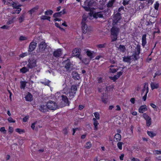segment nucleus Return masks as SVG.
I'll return each instance as SVG.
<instances>
[{"instance_id":"f257e3e1","label":"nucleus","mask_w":161,"mask_h":161,"mask_svg":"<svg viewBox=\"0 0 161 161\" xmlns=\"http://www.w3.org/2000/svg\"><path fill=\"white\" fill-rule=\"evenodd\" d=\"M110 31L112 40H116L119 29L115 26H113L111 29Z\"/></svg>"},{"instance_id":"f03ea898","label":"nucleus","mask_w":161,"mask_h":161,"mask_svg":"<svg viewBox=\"0 0 161 161\" xmlns=\"http://www.w3.org/2000/svg\"><path fill=\"white\" fill-rule=\"evenodd\" d=\"M77 90V88L76 85H73L71 86L69 89V92L67 94L69 99L71 100L74 97Z\"/></svg>"},{"instance_id":"7ed1b4c3","label":"nucleus","mask_w":161,"mask_h":161,"mask_svg":"<svg viewBox=\"0 0 161 161\" xmlns=\"http://www.w3.org/2000/svg\"><path fill=\"white\" fill-rule=\"evenodd\" d=\"M47 105L48 110H55L57 108L56 103L51 100L48 101L47 103Z\"/></svg>"},{"instance_id":"20e7f679","label":"nucleus","mask_w":161,"mask_h":161,"mask_svg":"<svg viewBox=\"0 0 161 161\" xmlns=\"http://www.w3.org/2000/svg\"><path fill=\"white\" fill-rule=\"evenodd\" d=\"M141 46L139 45H137L135 47L134 51L133 52L132 56L134 57V60H137V56H139L140 53Z\"/></svg>"},{"instance_id":"39448f33","label":"nucleus","mask_w":161,"mask_h":161,"mask_svg":"<svg viewBox=\"0 0 161 161\" xmlns=\"http://www.w3.org/2000/svg\"><path fill=\"white\" fill-rule=\"evenodd\" d=\"M142 116L146 122V126L147 127H149L152 124L151 118L147 114L145 113L143 114Z\"/></svg>"},{"instance_id":"423d86ee","label":"nucleus","mask_w":161,"mask_h":161,"mask_svg":"<svg viewBox=\"0 0 161 161\" xmlns=\"http://www.w3.org/2000/svg\"><path fill=\"white\" fill-rule=\"evenodd\" d=\"M28 62L27 66L29 69H31L36 66V60L34 59L29 58L28 60Z\"/></svg>"},{"instance_id":"0eeeda50","label":"nucleus","mask_w":161,"mask_h":161,"mask_svg":"<svg viewBox=\"0 0 161 161\" xmlns=\"http://www.w3.org/2000/svg\"><path fill=\"white\" fill-rule=\"evenodd\" d=\"M121 18V14L119 12L115 14L114 19H113V21L112 22V25H114L117 24Z\"/></svg>"},{"instance_id":"6e6552de","label":"nucleus","mask_w":161,"mask_h":161,"mask_svg":"<svg viewBox=\"0 0 161 161\" xmlns=\"http://www.w3.org/2000/svg\"><path fill=\"white\" fill-rule=\"evenodd\" d=\"M39 110L42 113H45L48 111L47 104L44 105L43 104H41L38 106Z\"/></svg>"},{"instance_id":"1a4fd4ad","label":"nucleus","mask_w":161,"mask_h":161,"mask_svg":"<svg viewBox=\"0 0 161 161\" xmlns=\"http://www.w3.org/2000/svg\"><path fill=\"white\" fill-rule=\"evenodd\" d=\"M63 64L64 68L67 70H69L71 65V63L69 59H67L63 62Z\"/></svg>"},{"instance_id":"9d476101","label":"nucleus","mask_w":161,"mask_h":161,"mask_svg":"<svg viewBox=\"0 0 161 161\" xmlns=\"http://www.w3.org/2000/svg\"><path fill=\"white\" fill-rule=\"evenodd\" d=\"M72 53L74 56L79 58H81L80 50L78 48H75L72 51Z\"/></svg>"},{"instance_id":"9b49d317","label":"nucleus","mask_w":161,"mask_h":161,"mask_svg":"<svg viewBox=\"0 0 161 161\" xmlns=\"http://www.w3.org/2000/svg\"><path fill=\"white\" fill-rule=\"evenodd\" d=\"M62 53L61 50L60 48H59L54 51L53 56L56 58H58L62 55Z\"/></svg>"},{"instance_id":"f8f14e48","label":"nucleus","mask_w":161,"mask_h":161,"mask_svg":"<svg viewBox=\"0 0 161 161\" xmlns=\"http://www.w3.org/2000/svg\"><path fill=\"white\" fill-rule=\"evenodd\" d=\"M147 109L146 105H143L140 106L138 109V111L139 113L144 114V112L147 111Z\"/></svg>"},{"instance_id":"ddd939ff","label":"nucleus","mask_w":161,"mask_h":161,"mask_svg":"<svg viewBox=\"0 0 161 161\" xmlns=\"http://www.w3.org/2000/svg\"><path fill=\"white\" fill-rule=\"evenodd\" d=\"M47 44L44 42H42L39 45V51L42 52L47 47Z\"/></svg>"},{"instance_id":"4468645a","label":"nucleus","mask_w":161,"mask_h":161,"mask_svg":"<svg viewBox=\"0 0 161 161\" xmlns=\"http://www.w3.org/2000/svg\"><path fill=\"white\" fill-rule=\"evenodd\" d=\"M105 12L104 11H102L98 12L95 13L94 15V17L95 18H104L103 15L105 14Z\"/></svg>"},{"instance_id":"2eb2a0df","label":"nucleus","mask_w":161,"mask_h":161,"mask_svg":"<svg viewBox=\"0 0 161 161\" xmlns=\"http://www.w3.org/2000/svg\"><path fill=\"white\" fill-rule=\"evenodd\" d=\"M61 99L66 105H69V103L67 96L65 95H62L61 96Z\"/></svg>"},{"instance_id":"dca6fc26","label":"nucleus","mask_w":161,"mask_h":161,"mask_svg":"<svg viewBox=\"0 0 161 161\" xmlns=\"http://www.w3.org/2000/svg\"><path fill=\"white\" fill-rule=\"evenodd\" d=\"M36 43L34 42H31L29 46V51L30 52H31L34 50L36 47Z\"/></svg>"},{"instance_id":"f3484780","label":"nucleus","mask_w":161,"mask_h":161,"mask_svg":"<svg viewBox=\"0 0 161 161\" xmlns=\"http://www.w3.org/2000/svg\"><path fill=\"white\" fill-rule=\"evenodd\" d=\"M65 14V11L64 9L62 11L55 13L53 16L54 18H56L58 17H60L62 14Z\"/></svg>"},{"instance_id":"a211bd4d","label":"nucleus","mask_w":161,"mask_h":161,"mask_svg":"<svg viewBox=\"0 0 161 161\" xmlns=\"http://www.w3.org/2000/svg\"><path fill=\"white\" fill-rule=\"evenodd\" d=\"M25 98L27 101L31 102L33 100V96L30 93L28 92L25 96Z\"/></svg>"},{"instance_id":"6ab92c4d","label":"nucleus","mask_w":161,"mask_h":161,"mask_svg":"<svg viewBox=\"0 0 161 161\" xmlns=\"http://www.w3.org/2000/svg\"><path fill=\"white\" fill-rule=\"evenodd\" d=\"M151 89L153 90L154 89H158L159 87V84L155 82H152L150 84Z\"/></svg>"},{"instance_id":"aec40b11","label":"nucleus","mask_w":161,"mask_h":161,"mask_svg":"<svg viewBox=\"0 0 161 161\" xmlns=\"http://www.w3.org/2000/svg\"><path fill=\"white\" fill-rule=\"evenodd\" d=\"M121 135L117 133L114 136V141L115 142H118L121 140Z\"/></svg>"},{"instance_id":"412c9836","label":"nucleus","mask_w":161,"mask_h":161,"mask_svg":"<svg viewBox=\"0 0 161 161\" xmlns=\"http://www.w3.org/2000/svg\"><path fill=\"white\" fill-rule=\"evenodd\" d=\"M81 24L82 32L83 33L85 34L87 31H88V29L87 30V26L86 23H81Z\"/></svg>"},{"instance_id":"4be33fe9","label":"nucleus","mask_w":161,"mask_h":161,"mask_svg":"<svg viewBox=\"0 0 161 161\" xmlns=\"http://www.w3.org/2000/svg\"><path fill=\"white\" fill-rule=\"evenodd\" d=\"M146 91V93L144 95V96L143 97V100L144 101H145L147 99V93L148 92V87H147L146 89L145 88V86H144V87L143 89L142 90V93H143L145 91Z\"/></svg>"},{"instance_id":"5701e85b","label":"nucleus","mask_w":161,"mask_h":161,"mask_svg":"<svg viewBox=\"0 0 161 161\" xmlns=\"http://www.w3.org/2000/svg\"><path fill=\"white\" fill-rule=\"evenodd\" d=\"M92 120L93 121V124L94 126V130H98V125H99V123L97 119L94 118L92 119Z\"/></svg>"},{"instance_id":"b1692460","label":"nucleus","mask_w":161,"mask_h":161,"mask_svg":"<svg viewBox=\"0 0 161 161\" xmlns=\"http://www.w3.org/2000/svg\"><path fill=\"white\" fill-rule=\"evenodd\" d=\"M72 77L75 80H79L80 79V76L78 73L73 72L72 73Z\"/></svg>"},{"instance_id":"393cba45","label":"nucleus","mask_w":161,"mask_h":161,"mask_svg":"<svg viewBox=\"0 0 161 161\" xmlns=\"http://www.w3.org/2000/svg\"><path fill=\"white\" fill-rule=\"evenodd\" d=\"M12 5L13 8L16 9V11H17V14H19L21 11V9L19 8V6L17 5V4L15 3H13Z\"/></svg>"},{"instance_id":"a878e982","label":"nucleus","mask_w":161,"mask_h":161,"mask_svg":"<svg viewBox=\"0 0 161 161\" xmlns=\"http://www.w3.org/2000/svg\"><path fill=\"white\" fill-rule=\"evenodd\" d=\"M38 8L39 7L38 6H36L28 11V13L29 14H31L34 12L37 11Z\"/></svg>"},{"instance_id":"bb28decb","label":"nucleus","mask_w":161,"mask_h":161,"mask_svg":"<svg viewBox=\"0 0 161 161\" xmlns=\"http://www.w3.org/2000/svg\"><path fill=\"white\" fill-rule=\"evenodd\" d=\"M93 51H92V52L90 50H87L86 52V53L87 56L88 57H89L91 59H92L94 57L93 54Z\"/></svg>"},{"instance_id":"cd10ccee","label":"nucleus","mask_w":161,"mask_h":161,"mask_svg":"<svg viewBox=\"0 0 161 161\" xmlns=\"http://www.w3.org/2000/svg\"><path fill=\"white\" fill-rule=\"evenodd\" d=\"M115 2V0H110L107 5V7L108 8H112L113 7V4Z\"/></svg>"},{"instance_id":"c85d7f7f","label":"nucleus","mask_w":161,"mask_h":161,"mask_svg":"<svg viewBox=\"0 0 161 161\" xmlns=\"http://www.w3.org/2000/svg\"><path fill=\"white\" fill-rule=\"evenodd\" d=\"M27 82L25 81H21L20 82V88L21 89H24L26 87Z\"/></svg>"},{"instance_id":"c756f323","label":"nucleus","mask_w":161,"mask_h":161,"mask_svg":"<svg viewBox=\"0 0 161 161\" xmlns=\"http://www.w3.org/2000/svg\"><path fill=\"white\" fill-rule=\"evenodd\" d=\"M108 96H105L103 95L101 98L102 101L105 104H106L108 103Z\"/></svg>"},{"instance_id":"7c9ffc66","label":"nucleus","mask_w":161,"mask_h":161,"mask_svg":"<svg viewBox=\"0 0 161 161\" xmlns=\"http://www.w3.org/2000/svg\"><path fill=\"white\" fill-rule=\"evenodd\" d=\"M28 69L25 67H24L20 69V72L23 74H25L29 71Z\"/></svg>"},{"instance_id":"2f4dec72","label":"nucleus","mask_w":161,"mask_h":161,"mask_svg":"<svg viewBox=\"0 0 161 161\" xmlns=\"http://www.w3.org/2000/svg\"><path fill=\"white\" fill-rule=\"evenodd\" d=\"M118 48L120 52L122 53H124L126 50L125 47L124 45H120Z\"/></svg>"},{"instance_id":"473e14b6","label":"nucleus","mask_w":161,"mask_h":161,"mask_svg":"<svg viewBox=\"0 0 161 161\" xmlns=\"http://www.w3.org/2000/svg\"><path fill=\"white\" fill-rule=\"evenodd\" d=\"M97 4V3L95 2L92 0L89 1L88 3V6L89 7L95 6Z\"/></svg>"},{"instance_id":"72a5a7b5","label":"nucleus","mask_w":161,"mask_h":161,"mask_svg":"<svg viewBox=\"0 0 161 161\" xmlns=\"http://www.w3.org/2000/svg\"><path fill=\"white\" fill-rule=\"evenodd\" d=\"M128 12L130 14V17H132L133 15L136 13V11L134 10V9L133 8H131L128 10Z\"/></svg>"},{"instance_id":"f704fd0d","label":"nucleus","mask_w":161,"mask_h":161,"mask_svg":"<svg viewBox=\"0 0 161 161\" xmlns=\"http://www.w3.org/2000/svg\"><path fill=\"white\" fill-rule=\"evenodd\" d=\"M25 18V14L23 13L18 18V20L19 23H21L24 20Z\"/></svg>"},{"instance_id":"c9c22d12","label":"nucleus","mask_w":161,"mask_h":161,"mask_svg":"<svg viewBox=\"0 0 161 161\" xmlns=\"http://www.w3.org/2000/svg\"><path fill=\"white\" fill-rule=\"evenodd\" d=\"M131 60V58L130 57L127 56L125 57H124L123 58V61L125 62H129Z\"/></svg>"},{"instance_id":"e433bc0d","label":"nucleus","mask_w":161,"mask_h":161,"mask_svg":"<svg viewBox=\"0 0 161 161\" xmlns=\"http://www.w3.org/2000/svg\"><path fill=\"white\" fill-rule=\"evenodd\" d=\"M92 147V144L90 141L87 142L85 145L84 147L87 149L90 148Z\"/></svg>"},{"instance_id":"4c0bfd02","label":"nucleus","mask_w":161,"mask_h":161,"mask_svg":"<svg viewBox=\"0 0 161 161\" xmlns=\"http://www.w3.org/2000/svg\"><path fill=\"white\" fill-rule=\"evenodd\" d=\"M147 135L152 138L153 137L156 135V134L155 133H154L153 132L151 131H148L147 132Z\"/></svg>"},{"instance_id":"58836bf2","label":"nucleus","mask_w":161,"mask_h":161,"mask_svg":"<svg viewBox=\"0 0 161 161\" xmlns=\"http://www.w3.org/2000/svg\"><path fill=\"white\" fill-rule=\"evenodd\" d=\"M124 144V143L122 142H118L117 144V146L119 150H121L122 149V146Z\"/></svg>"},{"instance_id":"ea45409f","label":"nucleus","mask_w":161,"mask_h":161,"mask_svg":"<svg viewBox=\"0 0 161 161\" xmlns=\"http://www.w3.org/2000/svg\"><path fill=\"white\" fill-rule=\"evenodd\" d=\"M15 131L18 133L19 134H21L22 133H25V130L24 129H22L20 128H16L15 130Z\"/></svg>"},{"instance_id":"a19ab883","label":"nucleus","mask_w":161,"mask_h":161,"mask_svg":"<svg viewBox=\"0 0 161 161\" xmlns=\"http://www.w3.org/2000/svg\"><path fill=\"white\" fill-rule=\"evenodd\" d=\"M106 45V43H104L103 44H97L96 45V47L98 48H104L105 47Z\"/></svg>"},{"instance_id":"79ce46f5","label":"nucleus","mask_w":161,"mask_h":161,"mask_svg":"<svg viewBox=\"0 0 161 161\" xmlns=\"http://www.w3.org/2000/svg\"><path fill=\"white\" fill-rule=\"evenodd\" d=\"M109 78L110 80H113L115 82L119 78L116 75H115L114 76L109 77Z\"/></svg>"},{"instance_id":"37998d69","label":"nucleus","mask_w":161,"mask_h":161,"mask_svg":"<svg viewBox=\"0 0 161 161\" xmlns=\"http://www.w3.org/2000/svg\"><path fill=\"white\" fill-rule=\"evenodd\" d=\"M53 12L52 10H47L45 12V14L46 15H51L52 14Z\"/></svg>"},{"instance_id":"c03bdc74","label":"nucleus","mask_w":161,"mask_h":161,"mask_svg":"<svg viewBox=\"0 0 161 161\" xmlns=\"http://www.w3.org/2000/svg\"><path fill=\"white\" fill-rule=\"evenodd\" d=\"M94 114L97 120L99 119H100L99 114L97 112H95L94 113Z\"/></svg>"},{"instance_id":"a18cd8bd","label":"nucleus","mask_w":161,"mask_h":161,"mask_svg":"<svg viewBox=\"0 0 161 161\" xmlns=\"http://www.w3.org/2000/svg\"><path fill=\"white\" fill-rule=\"evenodd\" d=\"M0 131L4 134H5L7 132V130H5L4 127H1L0 129Z\"/></svg>"},{"instance_id":"49530a36","label":"nucleus","mask_w":161,"mask_h":161,"mask_svg":"<svg viewBox=\"0 0 161 161\" xmlns=\"http://www.w3.org/2000/svg\"><path fill=\"white\" fill-rule=\"evenodd\" d=\"M161 75V71L158 70L156 72L154 76V78H155L157 76H160Z\"/></svg>"},{"instance_id":"de8ad7c7","label":"nucleus","mask_w":161,"mask_h":161,"mask_svg":"<svg viewBox=\"0 0 161 161\" xmlns=\"http://www.w3.org/2000/svg\"><path fill=\"white\" fill-rule=\"evenodd\" d=\"M29 116H28V115L25 116L22 119V120H23V122H26L27 121L28 119H29Z\"/></svg>"},{"instance_id":"09e8293b","label":"nucleus","mask_w":161,"mask_h":161,"mask_svg":"<svg viewBox=\"0 0 161 161\" xmlns=\"http://www.w3.org/2000/svg\"><path fill=\"white\" fill-rule=\"evenodd\" d=\"M8 120L9 123H15V121L11 117H9L8 119Z\"/></svg>"},{"instance_id":"8fccbe9b","label":"nucleus","mask_w":161,"mask_h":161,"mask_svg":"<svg viewBox=\"0 0 161 161\" xmlns=\"http://www.w3.org/2000/svg\"><path fill=\"white\" fill-rule=\"evenodd\" d=\"M14 18L13 17L12 19L10 20H8L7 22V24L8 25H9L13 23L14 22Z\"/></svg>"},{"instance_id":"3c124183","label":"nucleus","mask_w":161,"mask_h":161,"mask_svg":"<svg viewBox=\"0 0 161 161\" xmlns=\"http://www.w3.org/2000/svg\"><path fill=\"white\" fill-rule=\"evenodd\" d=\"M150 105L152 108L155 109V111L157 110V107L155 104L153 103H151Z\"/></svg>"},{"instance_id":"603ef678","label":"nucleus","mask_w":161,"mask_h":161,"mask_svg":"<svg viewBox=\"0 0 161 161\" xmlns=\"http://www.w3.org/2000/svg\"><path fill=\"white\" fill-rule=\"evenodd\" d=\"M159 5V3L158 2H156V3L154 4V8L155 9L157 10L158 9Z\"/></svg>"},{"instance_id":"864d4df0","label":"nucleus","mask_w":161,"mask_h":161,"mask_svg":"<svg viewBox=\"0 0 161 161\" xmlns=\"http://www.w3.org/2000/svg\"><path fill=\"white\" fill-rule=\"evenodd\" d=\"M28 53H23L22 54H20L19 56L20 58H23L25 56H26L27 55Z\"/></svg>"},{"instance_id":"5fc2aeb1","label":"nucleus","mask_w":161,"mask_h":161,"mask_svg":"<svg viewBox=\"0 0 161 161\" xmlns=\"http://www.w3.org/2000/svg\"><path fill=\"white\" fill-rule=\"evenodd\" d=\"M68 127H65L63 129V131H64V133L65 135H67L68 134Z\"/></svg>"},{"instance_id":"6e6d98bb","label":"nucleus","mask_w":161,"mask_h":161,"mask_svg":"<svg viewBox=\"0 0 161 161\" xmlns=\"http://www.w3.org/2000/svg\"><path fill=\"white\" fill-rule=\"evenodd\" d=\"M98 83H100L103 82V79L101 77H99L97 78Z\"/></svg>"},{"instance_id":"4d7b16f0","label":"nucleus","mask_w":161,"mask_h":161,"mask_svg":"<svg viewBox=\"0 0 161 161\" xmlns=\"http://www.w3.org/2000/svg\"><path fill=\"white\" fill-rule=\"evenodd\" d=\"M109 70L110 72L112 73H115L117 70V69H113V68H110Z\"/></svg>"},{"instance_id":"13d9d810","label":"nucleus","mask_w":161,"mask_h":161,"mask_svg":"<svg viewBox=\"0 0 161 161\" xmlns=\"http://www.w3.org/2000/svg\"><path fill=\"white\" fill-rule=\"evenodd\" d=\"M27 39H28L27 37L21 36L19 37V40H25Z\"/></svg>"},{"instance_id":"bf43d9fd","label":"nucleus","mask_w":161,"mask_h":161,"mask_svg":"<svg viewBox=\"0 0 161 161\" xmlns=\"http://www.w3.org/2000/svg\"><path fill=\"white\" fill-rule=\"evenodd\" d=\"M87 18L86 17L83 16L81 23H86V21Z\"/></svg>"},{"instance_id":"052dcab7","label":"nucleus","mask_w":161,"mask_h":161,"mask_svg":"<svg viewBox=\"0 0 161 161\" xmlns=\"http://www.w3.org/2000/svg\"><path fill=\"white\" fill-rule=\"evenodd\" d=\"M123 74V72L121 71H119L117 72V74L116 75L118 78L121 75Z\"/></svg>"},{"instance_id":"680f3d73","label":"nucleus","mask_w":161,"mask_h":161,"mask_svg":"<svg viewBox=\"0 0 161 161\" xmlns=\"http://www.w3.org/2000/svg\"><path fill=\"white\" fill-rule=\"evenodd\" d=\"M135 98L134 97H132L130 100V102L132 104H134L135 103Z\"/></svg>"},{"instance_id":"e2e57ef3","label":"nucleus","mask_w":161,"mask_h":161,"mask_svg":"<svg viewBox=\"0 0 161 161\" xmlns=\"http://www.w3.org/2000/svg\"><path fill=\"white\" fill-rule=\"evenodd\" d=\"M13 128L12 127L9 126L8 128V132L10 133H13Z\"/></svg>"},{"instance_id":"0e129e2a","label":"nucleus","mask_w":161,"mask_h":161,"mask_svg":"<svg viewBox=\"0 0 161 161\" xmlns=\"http://www.w3.org/2000/svg\"><path fill=\"white\" fill-rule=\"evenodd\" d=\"M47 16H45V15H42V16L40 18L42 20H45L47 18Z\"/></svg>"},{"instance_id":"69168bd1","label":"nucleus","mask_w":161,"mask_h":161,"mask_svg":"<svg viewBox=\"0 0 161 161\" xmlns=\"http://www.w3.org/2000/svg\"><path fill=\"white\" fill-rule=\"evenodd\" d=\"M9 28V26L7 25H4L1 27V28L3 29H8Z\"/></svg>"},{"instance_id":"338daca9","label":"nucleus","mask_w":161,"mask_h":161,"mask_svg":"<svg viewBox=\"0 0 161 161\" xmlns=\"http://www.w3.org/2000/svg\"><path fill=\"white\" fill-rule=\"evenodd\" d=\"M85 106L83 105H80L79 106L78 108L80 110H81L84 108Z\"/></svg>"},{"instance_id":"774afa93","label":"nucleus","mask_w":161,"mask_h":161,"mask_svg":"<svg viewBox=\"0 0 161 161\" xmlns=\"http://www.w3.org/2000/svg\"><path fill=\"white\" fill-rule=\"evenodd\" d=\"M131 160L132 161H140L138 158H136L134 157H133L131 158Z\"/></svg>"}]
</instances>
